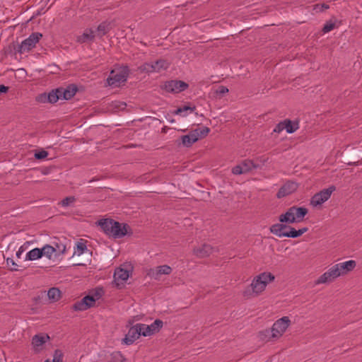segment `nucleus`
<instances>
[{"mask_svg":"<svg viewBox=\"0 0 362 362\" xmlns=\"http://www.w3.org/2000/svg\"><path fill=\"white\" fill-rule=\"evenodd\" d=\"M8 90V87L4 85L0 84V95L2 93H6Z\"/></svg>","mask_w":362,"mask_h":362,"instance_id":"a18cd8bd","label":"nucleus"},{"mask_svg":"<svg viewBox=\"0 0 362 362\" xmlns=\"http://www.w3.org/2000/svg\"><path fill=\"white\" fill-rule=\"evenodd\" d=\"M163 88L168 93H177L187 89L188 84L182 81L172 80L165 82Z\"/></svg>","mask_w":362,"mask_h":362,"instance_id":"9d476101","label":"nucleus"},{"mask_svg":"<svg viewBox=\"0 0 362 362\" xmlns=\"http://www.w3.org/2000/svg\"><path fill=\"white\" fill-rule=\"evenodd\" d=\"M63 352L59 349H56L53 355L52 362H63Z\"/></svg>","mask_w":362,"mask_h":362,"instance_id":"f704fd0d","label":"nucleus"},{"mask_svg":"<svg viewBox=\"0 0 362 362\" xmlns=\"http://www.w3.org/2000/svg\"><path fill=\"white\" fill-rule=\"evenodd\" d=\"M232 173L234 175H241L245 173L240 164L233 167L232 168Z\"/></svg>","mask_w":362,"mask_h":362,"instance_id":"ea45409f","label":"nucleus"},{"mask_svg":"<svg viewBox=\"0 0 362 362\" xmlns=\"http://www.w3.org/2000/svg\"><path fill=\"white\" fill-rule=\"evenodd\" d=\"M240 165L245 173L251 171L253 169H256L259 167L258 165L255 164L252 160L246 159L244 160Z\"/></svg>","mask_w":362,"mask_h":362,"instance_id":"cd10ccee","label":"nucleus"},{"mask_svg":"<svg viewBox=\"0 0 362 362\" xmlns=\"http://www.w3.org/2000/svg\"><path fill=\"white\" fill-rule=\"evenodd\" d=\"M334 28H335L334 23H332L331 21L327 22L322 28V31H323V33H327L332 30Z\"/></svg>","mask_w":362,"mask_h":362,"instance_id":"e433bc0d","label":"nucleus"},{"mask_svg":"<svg viewBox=\"0 0 362 362\" xmlns=\"http://www.w3.org/2000/svg\"><path fill=\"white\" fill-rule=\"evenodd\" d=\"M141 335H142L141 329L139 327V324H136L129 329L122 341L125 344L130 345L133 344Z\"/></svg>","mask_w":362,"mask_h":362,"instance_id":"ddd939ff","label":"nucleus"},{"mask_svg":"<svg viewBox=\"0 0 362 362\" xmlns=\"http://www.w3.org/2000/svg\"><path fill=\"white\" fill-rule=\"evenodd\" d=\"M139 325L141 329L142 335L147 337L159 332L163 325V322L162 320L157 319L150 325L141 323H139Z\"/></svg>","mask_w":362,"mask_h":362,"instance_id":"9b49d317","label":"nucleus"},{"mask_svg":"<svg viewBox=\"0 0 362 362\" xmlns=\"http://www.w3.org/2000/svg\"><path fill=\"white\" fill-rule=\"evenodd\" d=\"M284 231H289V229H284Z\"/></svg>","mask_w":362,"mask_h":362,"instance_id":"864d4df0","label":"nucleus"},{"mask_svg":"<svg viewBox=\"0 0 362 362\" xmlns=\"http://www.w3.org/2000/svg\"><path fill=\"white\" fill-rule=\"evenodd\" d=\"M6 264L8 266L12 265V266H16V263L13 261V259L7 258L6 259Z\"/></svg>","mask_w":362,"mask_h":362,"instance_id":"49530a36","label":"nucleus"},{"mask_svg":"<svg viewBox=\"0 0 362 362\" xmlns=\"http://www.w3.org/2000/svg\"><path fill=\"white\" fill-rule=\"evenodd\" d=\"M96 296H98V297H97V298L98 299V298H100V294L99 293H98V292H97V293H96Z\"/></svg>","mask_w":362,"mask_h":362,"instance_id":"3c124183","label":"nucleus"},{"mask_svg":"<svg viewBox=\"0 0 362 362\" xmlns=\"http://www.w3.org/2000/svg\"><path fill=\"white\" fill-rule=\"evenodd\" d=\"M110 30V24L106 22H102L97 28L95 31V35L98 37H102L104 36L106 33H107Z\"/></svg>","mask_w":362,"mask_h":362,"instance_id":"b1692460","label":"nucleus"},{"mask_svg":"<svg viewBox=\"0 0 362 362\" xmlns=\"http://www.w3.org/2000/svg\"><path fill=\"white\" fill-rule=\"evenodd\" d=\"M76 199L74 196L66 197L64 199H63L59 204H60L63 207H67L69 206L73 205Z\"/></svg>","mask_w":362,"mask_h":362,"instance_id":"72a5a7b5","label":"nucleus"},{"mask_svg":"<svg viewBox=\"0 0 362 362\" xmlns=\"http://www.w3.org/2000/svg\"><path fill=\"white\" fill-rule=\"evenodd\" d=\"M10 269H11V271H17V270H18V269H17V268H15V267H13V268H11Z\"/></svg>","mask_w":362,"mask_h":362,"instance_id":"8fccbe9b","label":"nucleus"},{"mask_svg":"<svg viewBox=\"0 0 362 362\" xmlns=\"http://www.w3.org/2000/svg\"><path fill=\"white\" fill-rule=\"evenodd\" d=\"M49 340L47 334H35L32 338V345L35 352H40L42 349L43 345Z\"/></svg>","mask_w":362,"mask_h":362,"instance_id":"f3484780","label":"nucleus"},{"mask_svg":"<svg viewBox=\"0 0 362 362\" xmlns=\"http://www.w3.org/2000/svg\"><path fill=\"white\" fill-rule=\"evenodd\" d=\"M23 252V247H21L19 248V250H18L17 251V252H16V256H17V257L20 258V257H21V254H22V252Z\"/></svg>","mask_w":362,"mask_h":362,"instance_id":"de8ad7c7","label":"nucleus"},{"mask_svg":"<svg viewBox=\"0 0 362 362\" xmlns=\"http://www.w3.org/2000/svg\"><path fill=\"white\" fill-rule=\"evenodd\" d=\"M284 120L283 122H279L274 128V132H277V133H280L281 132H282L284 129H285V127H284Z\"/></svg>","mask_w":362,"mask_h":362,"instance_id":"a19ab883","label":"nucleus"},{"mask_svg":"<svg viewBox=\"0 0 362 362\" xmlns=\"http://www.w3.org/2000/svg\"><path fill=\"white\" fill-rule=\"evenodd\" d=\"M47 101L50 103H54L57 102L59 99H61V97L59 95V93H57V88L55 90H52L49 92L47 95Z\"/></svg>","mask_w":362,"mask_h":362,"instance_id":"2f4dec72","label":"nucleus"},{"mask_svg":"<svg viewBox=\"0 0 362 362\" xmlns=\"http://www.w3.org/2000/svg\"><path fill=\"white\" fill-rule=\"evenodd\" d=\"M115 224H116V221L112 219H103L98 221V225L101 227L103 232L109 236H112Z\"/></svg>","mask_w":362,"mask_h":362,"instance_id":"4be33fe9","label":"nucleus"},{"mask_svg":"<svg viewBox=\"0 0 362 362\" xmlns=\"http://www.w3.org/2000/svg\"><path fill=\"white\" fill-rule=\"evenodd\" d=\"M45 362H49V360L47 359Z\"/></svg>","mask_w":362,"mask_h":362,"instance_id":"5fc2aeb1","label":"nucleus"},{"mask_svg":"<svg viewBox=\"0 0 362 362\" xmlns=\"http://www.w3.org/2000/svg\"><path fill=\"white\" fill-rule=\"evenodd\" d=\"M214 251V247L207 243H204L193 249V254L198 258H205L211 255Z\"/></svg>","mask_w":362,"mask_h":362,"instance_id":"2eb2a0df","label":"nucleus"},{"mask_svg":"<svg viewBox=\"0 0 362 362\" xmlns=\"http://www.w3.org/2000/svg\"><path fill=\"white\" fill-rule=\"evenodd\" d=\"M169 64L164 59H158L157 61L148 63H144L140 66L142 71L146 73L160 72L168 68Z\"/></svg>","mask_w":362,"mask_h":362,"instance_id":"6e6552de","label":"nucleus"},{"mask_svg":"<svg viewBox=\"0 0 362 362\" xmlns=\"http://www.w3.org/2000/svg\"><path fill=\"white\" fill-rule=\"evenodd\" d=\"M54 247L57 249V251L55 252L56 255L63 254L66 250V246L64 245L56 244V247Z\"/></svg>","mask_w":362,"mask_h":362,"instance_id":"79ce46f5","label":"nucleus"},{"mask_svg":"<svg viewBox=\"0 0 362 362\" xmlns=\"http://www.w3.org/2000/svg\"><path fill=\"white\" fill-rule=\"evenodd\" d=\"M47 94H46V93L39 95L37 98V100L40 102H42V103L47 101Z\"/></svg>","mask_w":362,"mask_h":362,"instance_id":"c03bdc74","label":"nucleus"},{"mask_svg":"<svg viewBox=\"0 0 362 362\" xmlns=\"http://www.w3.org/2000/svg\"><path fill=\"white\" fill-rule=\"evenodd\" d=\"M195 108H196L195 106L190 107V106L185 105L182 107L178 108L175 111V114H182V112H186L187 110H190V112H193L195 110Z\"/></svg>","mask_w":362,"mask_h":362,"instance_id":"4c0bfd02","label":"nucleus"},{"mask_svg":"<svg viewBox=\"0 0 362 362\" xmlns=\"http://www.w3.org/2000/svg\"><path fill=\"white\" fill-rule=\"evenodd\" d=\"M308 213V210L305 207L293 206L279 216V223H300L303 221Z\"/></svg>","mask_w":362,"mask_h":362,"instance_id":"20e7f679","label":"nucleus"},{"mask_svg":"<svg viewBox=\"0 0 362 362\" xmlns=\"http://www.w3.org/2000/svg\"><path fill=\"white\" fill-rule=\"evenodd\" d=\"M129 72V70L127 66H121L112 70L107 79L108 85L111 86H119L122 83L127 81Z\"/></svg>","mask_w":362,"mask_h":362,"instance_id":"39448f33","label":"nucleus"},{"mask_svg":"<svg viewBox=\"0 0 362 362\" xmlns=\"http://www.w3.org/2000/svg\"><path fill=\"white\" fill-rule=\"evenodd\" d=\"M358 164V162H354V163H349V165H357Z\"/></svg>","mask_w":362,"mask_h":362,"instance_id":"09e8293b","label":"nucleus"},{"mask_svg":"<svg viewBox=\"0 0 362 362\" xmlns=\"http://www.w3.org/2000/svg\"><path fill=\"white\" fill-rule=\"evenodd\" d=\"M274 279L275 276L270 272L261 273L254 278L249 286L245 288L243 293V296L247 299L258 296Z\"/></svg>","mask_w":362,"mask_h":362,"instance_id":"f03ea898","label":"nucleus"},{"mask_svg":"<svg viewBox=\"0 0 362 362\" xmlns=\"http://www.w3.org/2000/svg\"><path fill=\"white\" fill-rule=\"evenodd\" d=\"M171 272L172 268L170 266L165 264L150 269L147 272V275L155 280H160L161 275H168Z\"/></svg>","mask_w":362,"mask_h":362,"instance_id":"f8f14e48","label":"nucleus"},{"mask_svg":"<svg viewBox=\"0 0 362 362\" xmlns=\"http://www.w3.org/2000/svg\"><path fill=\"white\" fill-rule=\"evenodd\" d=\"M86 249L87 247L84 243L78 242L76 245V250L75 251V253H77L78 255H80L83 254Z\"/></svg>","mask_w":362,"mask_h":362,"instance_id":"c9c22d12","label":"nucleus"},{"mask_svg":"<svg viewBox=\"0 0 362 362\" xmlns=\"http://www.w3.org/2000/svg\"><path fill=\"white\" fill-rule=\"evenodd\" d=\"M259 337L261 340L265 341H271L276 340V338L272 337L271 329H266L259 332Z\"/></svg>","mask_w":362,"mask_h":362,"instance_id":"c756f323","label":"nucleus"},{"mask_svg":"<svg viewBox=\"0 0 362 362\" xmlns=\"http://www.w3.org/2000/svg\"><path fill=\"white\" fill-rule=\"evenodd\" d=\"M42 257L40 248H34L26 254L25 260L33 261Z\"/></svg>","mask_w":362,"mask_h":362,"instance_id":"a878e982","label":"nucleus"},{"mask_svg":"<svg viewBox=\"0 0 362 362\" xmlns=\"http://www.w3.org/2000/svg\"><path fill=\"white\" fill-rule=\"evenodd\" d=\"M354 260H349L332 266L327 272L322 274L315 281V284L331 282L340 276H344L356 267Z\"/></svg>","mask_w":362,"mask_h":362,"instance_id":"f257e3e1","label":"nucleus"},{"mask_svg":"<svg viewBox=\"0 0 362 362\" xmlns=\"http://www.w3.org/2000/svg\"><path fill=\"white\" fill-rule=\"evenodd\" d=\"M323 8H329V6H327V5H326V6H325V5H323Z\"/></svg>","mask_w":362,"mask_h":362,"instance_id":"603ef678","label":"nucleus"},{"mask_svg":"<svg viewBox=\"0 0 362 362\" xmlns=\"http://www.w3.org/2000/svg\"><path fill=\"white\" fill-rule=\"evenodd\" d=\"M40 250H42V257L45 256L51 259L52 255L57 251V249L50 245H45L40 248Z\"/></svg>","mask_w":362,"mask_h":362,"instance_id":"393cba45","label":"nucleus"},{"mask_svg":"<svg viewBox=\"0 0 362 362\" xmlns=\"http://www.w3.org/2000/svg\"><path fill=\"white\" fill-rule=\"evenodd\" d=\"M42 35L40 33H34L31 34L27 39L24 40L18 47L20 53H24L30 51L35 47L37 42H39Z\"/></svg>","mask_w":362,"mask_h":362,"instance_id":"1a4fd4ad","label":"nucleus"},{"mask_svg":"<svg viewBox=\"0 0 362 362\" xmlns=\"http://www.w3.org/2000/svg\"><path fill=\"white\" fill-rule=\"evenodd\" d=\"M48 156V152L45 151V150H42L40 151H38V152H36L35 153V158L37 160H41V159H44L47 156Z\"/></svg>","mask_w":362,"mask_h":362,"instance_id":"58836bf2","label":"nucleus"},{"mask_svg":"<svg viewBox=\"0 0 362 362\" xmlns=\"http://www.w3.org/2000/svg\"><path fill=\"white\" fill-rule=\"evenodd\" d=\"M197 133L192 130L187 135H184L181 137L182 144L186 147L191 146L193 144L197 141Z\"/></svg>","mask_w":362,"mask_h":362,"instance_id":"5701e85b","label":"nucleus"},{"mask_svg":"<svg viewBox=\"0 0 362 362\" xmlns=\"http://www.w3.org/2000/svg\"><path fill=\"white\" fill-rule=\"evenodd\" d=\"M291 325V320L288 317L284 316L277 320L271 328L272 337L279 339L286 331Z\"/></svg>","mask_w":362,"mask_h":362,"instance_id":"423d86ee","label":"nucleus"},{"mask_svg":"<svg viewBox=\"0 0 362 362\" xmlns=\"http://www.w3.org/2000/svg\"><path fill=\"white\" fill-rule=\"evenodd\" d=\"M95 37L97 36L95 30L86 29L81 35L77 37V42L79 43L90 42L95 40Z\"/></svg>","mask_w":362,"mask_h":362,"instance_id":"412c9836","label":"nucleus"},{"mask_svg":"<svg viewBox=\"0 0 362 362\" xmlns=\"http://www.w3.org/2000/svg\"><path fill=\"white\" fill-rule=\"evenodd\" d=\"M77 88L74 85H70L67 86L66 88H57V93H59V95L61 99L69 100L71 99L76 93Z\"/></svg>","mask_w":362,"mask_h":362,"instance_id":"aec40b11","label":"nucleus"},{"mask_svg":"<svg viewBox=\"0 0 362 362\" xmlns=\"http://www.w3.org/2000/svg\"><path fill=\"white\" fill-rule=\"evenodd\" d=\"M129 226L127 224H122L116 221V224L113 226L112 237L114 238H119L127 234V230Z\"/></svg>","mask_w":362,"mask_h":362,"instance_id":"6ab92c4d","label":"nucleus"},{"mask_svg":"<svg viewBox=\"0 0 362 362\" xmlns=\"http://www.w3.org/2000/svg\"><path fill=\"white\" fill-rule=\"evenodd\" d=\"M129 276V272L128 270L119 268L115 272L114 283L117 288H120V286L128 279Z\"/></svg>","mask_w":362,"mask_h":362,"instance_id":"dca6fc26","label":"nucleus"},{"mask_svg":"<svg viewBox=\"0 0 362 362\" xmlns=\"http://www.w3.org/2000/svg\"><path fill=\"white\" fill-rule=\"evenodd\" d=\"M192 131L196 132L197 133L198 135L197 137V141H198L199 139H202V138L206 136L210 132V129L207 127H204L202 128L195 129Z\"/></svg>","mask_w":362,"mask_h":362,"instance_id":"473e14b6","label":"nucleus"},{"mask_svg":"<svg viewBox=\"0 0 362 362\" xmlns=\"http://www.w3.org/2000/svg\"><path fill=\"white\" fill-rule=\"evenodd\" d=\"M335 190L336 187L334 185H331L328 188L321 190L311 198L310 204L313 206L321 205L329 199L332 192Z\"/></svg>","mask_w":362,"mask_h":362,"instance_id":"0eeeda50","label":"nucleus"},{"mask_svg":"<svg viewBox=\"0 0 362 362\" xmlns=\"http://www.w3.org/2000/svg\"><path fill=\"white\" fill-rule=\"evenodd\" d=\"M95 300L93 296H86L81 300L76 302L73 305V308L75 310H86L94 305Z\"/></svg>","mask_w":362,"mask_h":362,"instance_id":"4468645a","label":"nucleus"},{"mask_svg":"<svg viewBox=\"0 0 362 362\" xmlns=\"http://www.w3.org/2000/svg\"><path fill=\"white\" fill-rule=\"evenodd\" d=\"M284 124H285L284 125L285 129L287 132V133H288V134L293 133L299 127L298 122H297V121L292 122L290 119H285Z\"/></svg>","mask_w":362,"mask_h":362,"instance_id":"bb28decb","label":"nucleus"},{"mask_svg":"<svg viewBox=\"0 0 362 362\" xmlns=\"http://www.w3.org/2000/svg\"><path fill=\"white\" fill-rule=\"evenodd\" d=\"M47 296L49 300L55 302L61 297V291L57 288H51L47 292Z\"/></svg>","mask_w":362,"mask_h":362,"instance_id":"c85d7f7f","label":"nucleus"},{"mask_svg":"<svg viewBox=\"0 0 362 362\" xmlns=\"http://www.w3.org/2000/svg\"><path fill=\"white\" fill-rule=\"evenodd\" d=\"M298 187V185L294 182H287L285 183L279 190L277 197L279 198L284 197L286 195L291 194L295 192Z\"/></svg>","mask_w":362,"mask_h":362,"instance_id":"a211bd4d","label":"nucleus"},{"mask_svg":"<svg viewBox=\"0 0 362 362\" xmlns=\"http://www.w3.org/2000/svg\"><path fill=\"white\" fill-rule=\"evenodd\" d=\"M124 358L119 351L112 353L107 358V362H124Z\"/></svg>","mask_w":362,"mask_h":362,"instance_id":"7c9ffc66","label":"nucleus"},{"mask_svg":"<svg viewBox=\"0 0 362 362\" xmlns=\"http://www.w3.org/2000/svg\"><path fill=\"white\" fill-rule=\"evenodd\" d=\"M228 92V88H226V86H219L218 89L217 90V93L221 94V95H223V94H225V93H226Z\"/></svg>","mask_w":362,"mask_h":362,"instance_id":"37998d69","label":"nucleus"},{"mask_svg":"<svg viewBox=\"0 0 362 362\" xmlns=\"http://www.w3.org/2000/svg\"><path fill=\"white\" fill-rule=\"evenodd\" d=\"M269 230L272 233L279 238L287 237L296 238L306 233L308 230V228L307 227H304L298 230H296L289 225L275 223L270 226Z\"/></svg>","mask_w":362,"mask_h":362,"instance_id":"7ed1b4c3","label":"nucleus"}]
</instances>
